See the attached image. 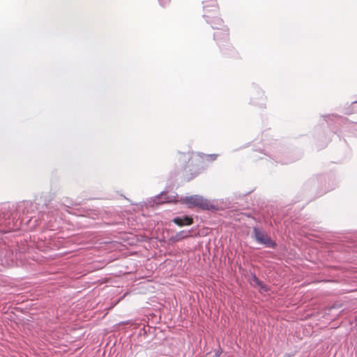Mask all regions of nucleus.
Returning a JSON list of instances; mask_svg holds the SVG:
<instances>
[{"label": "nucleus", "mask_w": 357, "mask_h": 357, "mask_svg": "<svg viewBox=\"0 0 357 357\" xmlns=\"http://www.w3.org/2000/svg\"><path fill=\"white\" fill-rule=\"evenodd\" d=\"M36 205L31 201L25 200L17 204L16 213L20 215V226L24 224L31 229L39 225V218H37L35 211Z\"/></svg>", "instance_id": "nucleus-1"}, {"label": "nucleus", "mask_w": 357, "mask_h": 357, "mask_svg": "<svg viewBox=\"0 0 357 357\" xmlns=\"http://www.w3.org/2000/svg\"><path fill=\"white\" fill-rule=\"evenodd\" d=\"M204 14L203 17L206 22L214 29H221L225 27L222 20L218 16V6L216 0H204L202 1Z\"/></svg>", "instance_id": "nucleus-2"}, {"label": "nucleus", "mask_w": 357, "mask_h": 357, "mask_svg": "<svg viewBox=\"0 0 357 357\" xmlns=\"http://www.w3.org/2000/svg\"><path fill=\"white\" fill-rule=\"evenodd\" d=\"M16 211V206L10 203H4L0 206V227L5 225V229H0L1 232H8L20 228L19 220L14 222L13 218V212Z\"/></svg>", "instance_id": "nucleus-3"}, {"label": "nucleus", "mask_w": 357, "mask_h": 357, "mask_svg": "<svg viewBox=\"0 0 357 357\" xmlns=\"http://www.w3.org/2000/svg\"><path fill=\"white\" fill-rule=\"evenodd\" d=\"M184 204L188 205V208L198 207L202 210L215 211L217 207L211 204L208 199L200 195H192L182 198Z\"/></svg>", "instance_id": "nucleus-4"}, {"label": "nucleus", "mask_w": 357, "mask_h": 357, "mask_svg": "<svg viewBox=\"0 0 357 357\" xmlns=\"http://www.w3.org/2000/svg\"><path fill=\"white\" fill-rule=\"evenodd\" d=\"M252 238L258 243L264 245L266 248L275 249L277 246V243L264 231L257 227H253Z\"/></svg>", "instance_id": "nucleus-5"}, {"label": "nucleus", "mask_w": 357, "mask_h": 357, "mask_svg": "<svg viewBox=\"0 0 357 357\" xmlns=\"http://www.w3.org/2000/svg\"><path fill=\"white\" fill-rule=\"evenodd\" d=\"M214 39L217 40L218 45L221 47V50L225 52V50L222 46H224V44L222 43H227L229 38V31L226 27L222 28L221 29H218V31L215 32L213 34ZM226 54V52H224Z\"/></svg>", "instance_id": "nucleus-6"}, {"label": "nucleus", "mask_w": 357, "mask_h": 357, "mask_svg": "<svg viewBox=\"0 0 357 357\" xmlns=\"http://www.w3.org/2000/svg\"><path fill=\"white\" fill-rule=\"evenodd\" d=\"M155 202L157 204H160L163 203L176 202V199L175 196L168 195L164 192H162L155 197Z\"/></svg>", "instance_id": "nucleus-7"}, {"label": "nucleus", "mask_w": 357, "mask_h": 357, "mask_svg": "<svg viewBox=\"0 0 357 357\" xmlns=\"http://www.w3.org/2000/svg\"><path fill=\"white\" fill-rule=\"evenodd\" d=\"M191 230H183L176 234L175 236H172L169 238V241L172 243L180 241L183 239H185L189 236H190Z\"/></svg>", "instance_id": "nucleus-8"}, {"label": "nucleus", "mask_w": 357, "mask_h": 357, "mask_svg": "<svg viewBox=\"0 0 357 357\" xmlns=\"http://www.w3.org/2000/svg\"><path fill=\"white\" fill-rule=\"evenodd\" d=\"M172 222L178 226L190 225L192 224V218L188 216L176 217L172 220Z\"/></svg>", "instance_id": "nucleus-9"}, {"label": "nucleus", "mask_w": 357, "mask_h": 357, "mask_svg": "<svg viewBox=\"0 0 357 357\" xmlns=\"http://www.w3.org/2000/svg\"><path fill=\"white\" fill-rule=\"evenodd\" d=\"M82 212L81 215L90 218L93 220L97 219L99 215V212L96 209L85 208L82 209Z\"/></svg>", "instance_id": "nucleus-10"}, {"label": "nucleus", "mask_w": 357, "mask_h": 357, "mask_svg": "<svg viewBox=\"0 0 357 357\" xmlns=\"http://www.w3.org/2000/svg\"><path fill=\"white\" fill-rule=\"evenodd\" d=\"M251 278L253 283L259 287V289L265 292H267L269 291V287L264 284L257 277V275L253 273L251 274Z\"/></svg>", "instance_id": "nucleus-11"}, {"label": "nucleus", "mask_w": 357, "mask_h": 357, "mask_svg": "<svg viewBox=\"0 0 357 357\" xmlns=\"http://www.w3.org/2000/svg\"><path fill=\"white\" fill-rule=\"evenodd\" d=\"M258 95H259V101H257L256 98H254V97H252L251 98V101L252 102L253 104L261 107V106H263L264 105V93H262L261 91H259L258 92Z\"/></svg>", "instance_id": "nucleus-12"}, {"label": "nucleus", "mask_w": 357, "mask_h": 357, "mask_svg": "<svg viewBox=\"0 0 357 357\" xmlns=\"http://www.w3.org/2000/svg\"><path fill=\"white\" fill-rule=\"evenodd\" d=\"M62 204L67 207V208H72L73 206H75L76 204L74 201H73L72 199L68 198V197H64L62 199Z\"/></svg>", "instance_id": "nucleus-13"}, {"label": "nucleus", "mask_w": 357, "mask_h": 357, "mask_svg": "<svg viewBox=\"0 0 357 357\" xmlns=\"http://www.w3.org/2000/svg\"><path fill=\"white\" fill-rule=\"evenodd\" d=\"M218 155V154H209V155H207L208 158V160L209 161H214V160H215L217 159Z\"/></svg>", "instance_id": "nucleus-14"}, {"label": "nucleus", "mask_w": 357, "mask_h": 357, "mask_svg": "<svg viewBox=\"0 0 357 357\" xmlns=\"http://www.w3.org/2000/svg\"><path fill=\"white\" fill-rule=\"evenodd\" d=\"M357 112V101H354L351 104V112Z\"/></svg>", "instance_id": "nucleus-15"}, {"label": "nucleus", "mask_w": 357, "mask_h": 357, "mask_svg": "<svg viewBox=\"0 0 357 357\" xmlns=\"http://www.w3.org/2000/svg\"><path fill=\"white\" fill-rule=\"evenodd\" d=\"M38 215H40L41 218L43 220L45 219V216H47V217L48 216V215L46 214L45 213L38 212Z\"/></svg>", "instance_id": "nucleus-16"}, {"label": "nucleus", "mask_w": 357, "mask_h": 357, "mask_svg": "<svg viewBox=\"0 0 357 357\" xmlns=\"http://www.w3.org/2000/svg\"><path fill=\"white\" fill-rule=\"evenodd\" d=\"M229 51L231 52L232 53H234V50H233V48H229Z\"/></svg>", "instance_id": "nucleus-17"}]
</instances>
